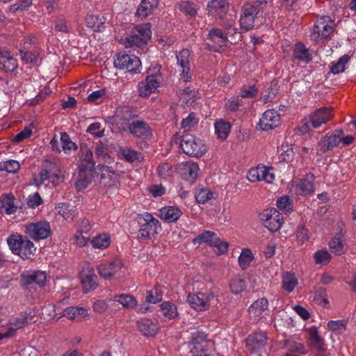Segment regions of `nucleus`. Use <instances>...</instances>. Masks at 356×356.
<instances>
[{"label":"nucleus","instance_id":"nucleus-9","mask_svg":"<svg viewBox=\"0 0 356 356\" xmlns=\"http://www.w3.org/2000/svg\"><path fill=\"white\" fill-rule=\"evenodd\" d=\"M259 13L258 6L247 2L241 8V15L239 20L241 27L245 31H250L254 26L257 15Z\"/></svg>","mask_w":356,"mask_h":356},{"label":"nucleus","instance_id":"nucleus-58","mask_svg":"<svg viewBox=\"0 0 356 356\" xmlns=\"http://www.w3.org/2000/svg\"><path fill=\"white\" fill-rule=\"evenodd\" d=\"M172 166L168 163H161L158 167V175L161 178L165 179L172 175Z\"/></svg>","mask_w":356,"mask_h":356},{"label":"nucleus","instance_id":"nucleus-39","mask_svg":"<svg viewBox=\"0 0 356 356\" xmlns=\"http://www.w3.org/2000/svg\"><path fill=\"white\" fill-rule=\"evenodd\" d=\"M314 179V175L312 173L307 174L306 177L302 179L299 184L298 188L304 195H309L314 192V185L312 181Z\"/></svg>","mask_w":356,"mask_h":356},{"label":"nucleus","instance_id":"nucleus-23","mask_svg":"<svg viewBox=\"0 0 356 356\" xmlns=\"http://www.w3.org/2000/svg\"><path fill=\"white\" fill-rule=\"evenodd\" d=\"M122 264L120 260H114L100 264L98 266L99 274L104 277L108 278L113 276L122 268Z\"/></svg>","mask_w":356,"mask_h":356},{"label":"nucleus","instance_id":"nucleus-14","mask_svg":"<svg viewBox=\"0 0 356 356\" xmlns=\"http://www.w3.org/2000/svg\"><path fill=\"white\" fill-rule=\"evenodd\" d=\"M161 75L152 74L138 83V95L143 97H149L159 86Z\"/></svg>","mask_w":356,"mask_h":356},{"label":"nucleus","instance_id":"nucleus-35","mask_svg":"<svg viewBox=\"0 0 356 356\" xmlns=\"http://www.w3.org/2000/svg\"><path fill=\"white\" fill-rule=\"evenodd\" d=\"M15 197L13 194H3L1 197V207L5 209L7 214H13L17 210V207L14 205Z\"/></svg>","mask_w":356,"mask_h":356},{"label":"nucleus","instance_id":"nucleus-3","mask_svg":"<svg viewBox=\"0 0 356 356\" xmlns=\"http://www.w3.org/2000/svg\"><path fill=\"white\" fill-rule=\"evenodd\" d=\"M179 146L186 154L200 157L207 152V147L202 140L191 134L182 136Z\"/></svg>","mask_w":356,"mask_h":356},{"label":"nucleus","instance_id":"nucleus-51","mask_svg":"<svg viewBox=\"0 0 356 356\" xmlns=\"http://www.w3.org/2000/svg\"><path fill=\"white\" fill-rule=\"evenodd\" d=\"M252 259L253 257L251 251L249 249H245L238 257V263L241 268L245 270L249 266Z\"/></svg>","mask_w":356,"mask_h":356},{"label":"nucleus","instance_id":"nucleus-1","mask_svg":"<svg viewBox=\"0 0 356 356\" xmlns=\"http://www.w3.org/2000/svg\"><path fill=\"white\" fill-rule=\"evenodd\" d=\"M7 241L12 252L22 258H30L36 250L33 243L26 236L24 238L17 234H12Z\"/></svg>","mask_w":356,"mask_h":356},{"label":"nucleus","instance_id":"nucleus-6","mask_svg":"<svg viewBox=\"0 0 356 356\" xmlns=\"http://www.w3.org/2000/svg\"><path fill=\"white\" fill-rule=\"evenodd\" d=\"M24 232L26 238L35 241L47 238L52 234L50 225L47 221L29 223L25 226Z\"/></svg>","mask_w":356,"mask_h":356},{"label":"nucleus","instance_id":"nucleus-49","mask_svg":"<svg viewBox=\"0 0 356 356\" xmlns=\"http://www.w3.org/2000/svg\"><path fill=\"white\" fill-rule=\"evenodd\" d=\"M285 347L291 352L298 353L300 354H305L307 353L305 346L300 342L292 340L285 341Z\"/></svg>","mask_w":356,"mask_h":356},{"label":"nucleus","instance_id":"nucleus-43","mask_svg":"<svg viewBox=\"0 0 356 356\" xmlns=\"http://www.w3.org/2000/svg\"><path fill=\"white\" fill-rule=\"evenodd\" d=\"M283 217L282 214L277 211V215H273L269 222H266V227L271 232L278 231L282 224Z\"/></svg>","mask_w":356,"mask_h":356},{"label":"nucleus","instance_id":"nucleus-57","mask_svg":"<svg viewBox=\"0 0 356 356\" xmlns=\"http://www.w3.org/2000/svg\"><path fill=\"white\" fill-rule=\"evenodd\" d=\"M229 286L231 291L235 294L241 293L245 289V281L241 278L232 279Z\"/></svg>","mask_w":356,"mask_h":356},{"label":"nucleus","instance_id":"nucleus-33","mask_svg":"<svg viewBox=\"0 0 356 356\" xmlns=\"http://www.w3.org/2000/svg\"><path fill=\"white\" fill-rule=\"evenodd\" d=\"M138 327L139 330L147 337L154 336L157 331V326L149 320H143L138 321Z\"/></svg>","mask_w":356,"mask_h":356},{"label":"nucleus","instance_id":"nucleus-20","mask_svg":"<svg viewBox=\"0 0 356 356\" xmlns=\"http://www.w3.org/2000/svg\"><path fill=\"white\" fill-rule=\"evenodd\" d=\"M91 166L90 165L89 168H79L77 180L75 183V186L79 191L86 188L92 182L95 169H91Z\"/></svg>","mask_w":356,"mask_h":356},{"label":"nucleus","instance_id":"nucleus-40","mask_svg":"<svg viewBox=\"0 0 356 356\" xmlns=\"http://www.w3.org/2000/svg\"><path fill=\"white\" fill-rule=\"evenodd\" d=\"M161 310L164 317L168 319L175 318L178 316L177 307L175 304L166 301L163 302L161 305Z\"/></svg>","mask_w":356,"mask_h":356},{"label":"nucleus","instance_id":"nucleus-15","mask_svg":"<svg viewBox=\"0 0 356 356\" xmlns=\"http://www.w3.org/2000/svg\"><path fill=\"white\" fill-rule=\"evenodd\" d=\"M137 117L129 107L124 106L116 109L113 118L116 124L120 126V128L127 131L131 121Z\"/></svg>","mask_w":356,"mask_h":356},{"label":"nucleus","instance_id":"nucleus-63","mask_svg":"<svg viewBox=\"0 0 356 356\" xmlns=\"http://www.w3.org/2000/svg\"><path fill=\"white\" fill-rule=\"evenodd\" d=\"M198 122L196 115L194 113H191L187 118L182 120L181 127L184 129L193 127Z\"/></svg>","mask_w":356,"mask_h":356},{"label":"nucleus","instance_id":"nucleus-41","mask_svg":"<svg viewBox=\"0 0 356 356\" xmlns=\"http://www.w3.org/2000/svg\"><path fill=\"white\" fill-rule=\"evenodd\" d=\"M29 323L28 317L25 315H22L20 317L15 318L10 321V327L8 332L12 333V337L15 335V331L24 327Z\"/></svg>","mask_w":356,"mask_h":356},{"label":"nucleus","instance_id":"nucleus-7","mask_svg":"<svg viewBox=\"0 0 356 356\" xmlns=\"http://www.w3.org/2000/svg\"><path fill=\"white\" fill-rule=\"evenodd\" d=\"M115 67L124 70L134 73H139L141 62L139 58L134 55H129L124 52H120L117 55L114 60Z\"/></svg>","mask_w":356,"mask_h":356},{"label":"nucleus","instance_id":"nucleus-52","mask_svg":"<svg viewBox=\"0 0 356 356\" xmlns=\"http://www.w3.org/2000/svg\"><path fill=\"white\" fill-rule=\"evenodd\" d=\"M91 243L93 246V248H106L109 246L111 243L110 238L104 234V235H99L98 236L95 237L92 241Z\"/></svg>","mask_w":356,"mask_h":356},{"label":"nucleus","instance_id":"nucleus-4","mask_svg":"<svg viewBox=\"0 0 356 356\" xmlns=\"http://www.w3.org/2000/svg\"><path fill=\"white\" fill-rule=\"evenodd\" d=\"M333 117L334 111L332 107H322L316 109L304 120V126L308 130L310 128L317 129L322 124L328 122Z\"/></svg>","mask_w":356,"mask_h":356},{"label":"nucleus","instance_id":"nucleus-62","mask_svg":"<svg viewBox=\"0 0 356 356\" xmlns=\"http://www.w3.org/2000/svg\"><path fill=\"white\" fill-rule=\"evenodd\" d=\"M213 194L207 189H201L195 195L196 200L198 203L204 204L209 200Z\"/></svg>","mask_w":356,"mask_h":356},{"label":"nucleus","instance_id":"nucleus-37","mask_svg":"<svg viewBox=\"0 0 356 356\" xmlns=\"http://www.w3.org/2000/svg\"><path fill=\"white\" fill-rule=\"evenodd\" d=\"M293 56L295 58L306 63H308L312 60V57L308 49H306L305 45L301 42L296 44L293 51Z\"/></svg>","mask_w":356,"mask_h":356},{"label":"nucleus","instance_id":"nucleus-13","mask_svg":"<svg viewBox=\"0 0 356 356\" xmlns=\"http://www.w3.org/2000/svg\"><path fill=\"white\" fill-rule=\"evenodd\" d=\"M341 133L342 129H336L330 135L323 136L318 142L317 150L322 153H326L338 147L340 144Z\"/></svg>","mask_w":356,"mask_h":356},{"label":"nucleus","instance_id":"nucleus-61","mask_svg":"<svg viewBox=\"0 0 356 356\" xmlns=\"http://www.w3.org/2000/svg\"><path fill=\"white\" fill-rule=\"evenodd\" d=\"M143 219L145 221L144 225H148L150 227H154V232L157 233V228L161 227L159 221L154 218L152 214L149 213H145L143 215Z\"/></svg>","mask_w":356,"mask_h":356},{"label":"nucleus","instance_id":"nucleus-50","mask_svg":"<svg viewBox=\"0 0 356 356\" xmlns=\"http://www.w3.org/2000/svg\"><path fill=\"white\" fill-rule=\"evenodd\" d=\"M276 205L278 209L285 213H290L293 210L291 200L287 195L280 197L277 200Z\"/></svg>","mask_w":356,"mask_h":356},{"label":"nucleus","instance_id":"nucleus-47","mask_svg":"<svg viewBox=\"0 0 356 356\" xmlns=\"http://www.w3.org/2000/svg\"><path fill=\"white\" fill-rule=\"evenodd\" d=\"M350 56L348 54H345L339 58L337 63L333 64L330 68V72L334 74L342 72L345 70L346 65L349 62Z\"/></svg>","mask_w":356,"mask_h":356},{"label":"nucleus","instance_id":"nucleus-24","mask_svg":"<svg viewBox=\"0 0 356 356\" xmlns=\"http://www.w3.org/2000/svg\"><path fill=\"white\" fill-rule=\"evenodd\" d=\"M159 0H143L138 6L136 16L143 19L152 14L157 8Z\"/></svg>","mask_w":356,"mask_h":356},{"label":"nucleus","instance_id":"nucleus-44","mask_svg":"<svg viewBox=\"0 0 356 356\" xmlns=\"http://www.w3.org/2000/svg\"><path fill=\"white\" fill-rule=\"evenodd\" d=\"M113 300L120 302L124 307L133 308L137 304L135 298L128 294H120L113 297Z\"/></svg>","mask_w":356,"mask_h":356},{"label":"nucleus","instance_id":"nucleus-5","mask_svg":"<svg viewBox=\"0 0 356 356\" xmlns=\"http://www.w3.org/2000/svg\"><path fill=\"white\" fill-rule=\"evenodd\" d=\"M150 24L149 23L144 25L137 26L134 33L126 38V47H136L143 49L151 38Z\"/></svg>","mask_w":356,"mask_h":356},{"label":"nucleus","instance_id":"nucleus-28","mask_svg":"<svg viewBox=\"0 0 356 356\" xmlns=\"http://www.w3.org/2000/svg\"><path fill=\"white\" fill-rule=\"evenodd\" d=\"M182 212L175 207H164L160 210V218L168 222H176L181 216Z\"/></svg>","mask_w":356,"mask_h":356},{"label":"nucleus","instance_id":"nucleus-45","mask_svg":"<svg viewBox=\"0 0 356 356\" xmlns=\"http://www.w3.org/2000/svg\"><path fill=\"white\" fill-rule=\"evenodd\" d=\"M297 284V279L293 273L286 272L283 276L282 288L288 292H291Z\"/></svg>","mask_w":356,"mask_h":356},{"label":"nucleus","instance_id":"nucleus-38","mask_svg":"<svg viewBox=\"0 0 356 356\" xmlns=\"http://www.w3.org/2000/svg\"><path fill=\"white\" fill-rule=\"evenodd\" d=\"M231 129V124L223 120L215 123V131L218 138L225 140L227 138Z\"/></svg>","mask_w":356,"mask_h":356},{"label":"nucleus","instance_id":"nucleus-10","mask_svg":"<svg viewBox=\"0 0 356 356\" xmlns=\"http://www.w3.org/2000/svg\"><path fill=\"white\" fill-rule=\"evenodd\" d=\"M334 22L328 16H322L314 26L312 37L314 40L327 38L334 31Z\"/></svg>","mask_w":356,"mask_h":356},{"label":"nucleus","instance_id":"nucleus-46","mask_svg":"<svg viewBox=\"0 0 356 356\" xmlns=\"http://www.w3.org/2000/svg\"><path fill=\"white\" fill-rule=\"evenodd\" d=\"M216 234L211 231H205L202 234H200L197 237L193 240L194 244L202 243H207L209 245H213L214 239L216 238Z\"/></svg>","mask_w":356,"mask_h":356},{"label":"nucleus","instance_id":"nucleus-64","mask_svg":"<svg viewBox=\"0 0 356 356\" xmlns=\"http://www.w3.org/2000/svg\"><path fill=\"white\" fill-rule=\"evenodd\" d=\"M84 312H86V310L83 308L80 309L78 307H70L63 310V316L67 317L69 319H74L77 313L83 314Z\"/></svg>","mask_w":356,"mask_h":356},{"label":"nucleus","instance_id":"nucleus-31","mask_svg":"<svg viewBox=\"0 0 356 356\" xmlns=\"http://www.w3.org/2000/svg\"><path fill=\"white\" fill-rule=\"evenodd\" d=\"M207 39L216 43L218 47L225 46L227 42V34L224 33L221 29L216 28L209 31Z\"/></svg>","mask_w":356,"mask_h":356},{"label":"nucleus","instance_id":"nucleus-11","mask_svg":"<svg viewBox=\"0 0 356 356\" xmlns=\"http://www.w3.org/2000/svg\"><path fill=\"white\" fill-rule=\"evenodd\" d=\"M268 337L264 332H256L250 334L245 339L246 347L251 353L261 352L267 345Z\"/></svg>","mask_w":356,"mask_h":356},{"label":"nucleus","instance_id":"nucleus-59","mask_svg":"<svg viewBox=\"0 0 356 356\" xmlns=\"http://www.w3.org/2000/svg\"><path fill=\"white\" fill-rule=\"evenodd\" d=\"M258 93V89L254 85L243 86L241 90V97L243 98H252Z\"/></svg>","mask_w":356,"mask_h":356},{"label":"nucleus","instance_id":"nucleus-19","mask_svg":"<svg viewBox=\"0 0 356 356\" xmlns=\"http://www.w3.org/2000/svg\"><path fill=\"white\" fill-rule=\"evenodd\" d=\"M199 166L195 163L186 162L181 163L179 168V173L183 179L193 184L198 176Z\"/></svg>","mask_w":356,"mask_h":356},{"label":"nucleus","instance_id":"nucleus-26","mask_svg":"<svg viewBox=\"0 0 356 356\" xmlns=\"http://www.w3.org/2000/svg\"><path fill=\"white\" fill-rule=\"evenodd\" d=\"M81 161L79 168L95 169V161H93V154L92 150L86 145H81L80 147Z\"/></svg>","mask_w":356,"mask_h":356},{"label":"nucleus","instance_id":"nucleus-29","mask_svg":"<svg viewBox=\"0 0 356 356\" xmlns=\"http://www.w3.org/2000/svg\"><path fill=\"white\" fill-rule=\"evenodd\" d=\"M119 156L131 163H139L143 159L142 154L129 148H122L118 152Z\"/></svg>","mask_w":356,"mask_h":356},{"label":"nucleus","instance_id":"nucleus-27","mask_svg":"<svg viewBox=\"0 0 356 356\" xmlns=\"http://www.w3.org/2000/svg\"><path fill=\"white\" fill-rule=\"evenodd\" d=\"M309 345L316 349L321 353L325 352V343L323 339L318 335L316 328H311L309 331Z\"/></svg>","mask_w":356,"mask_h":356},{"label":"nucleus","instance_id":"nucleus-34","mask_svg":"<svg viewBox=\"0 0 356 356\" xmlns=\"http://www.w3.org/2000/svg\"><path fill=\"white\" fill-rule=\"evenodd\" d=\"M47 277L44 272H35L33 274L23 276V281L26 285L37 284L43 286L46 282Z\"/></svg>","mask_w":356,"mask_h":356},{"label":"nucleus","instance_id":"nucleus-21","mask_svg":"<svg viewBox=\"0 0 356 356\" xmlns=\"http://www.w3.org/2000/svg\"><path fill=\"white\" fill-rule=\"evenodd\" d=\"M34 40L35 38L33 37L26 39L23 44V49L19 50L22 60L26 63H33L37 61L39 52L38 51H29Z\"/></svg>","mask_w":356,"mask_h":356},{"label":"nucleus","instance_id":"nucleus-42","mask_svg":"<svg viewBox=\"0 0 356 356\" xmlns=\"http://www.w3.org/2000/svg\"><path fill=\"white\" fill-rule=\"evenodd\" d=\"M268 302L266 298H260L254 302L249 309L250 313H253L257 316L261 315L267 309Z\"/></svg>","mask_w":356,"mask_h":356},{"label":"nucleus","instance_id":"nucleus-30","mask_svg":"<svg viewBox=\"0 0 356 356\" xmlns=\"http://www.w3.org/2000/svg\"><path fill=\"white\" fill-rule=\"evenodd\" d=\"M85 20L86 26L94 31L101 32L105 28L106 19L104 17H100L97 15H87Z\"/></svg>","mask_w":356,"mask_h":356},{"label":"nucleus","instance_id":"nucleus-25","mask_svg":"<svg viewBox=\"0 0 356 356\" xmlns=\"http://www.w3.org/2000/svg\"><path fill=\"white\" fill-rule=\"evenodd\" d=\"M17 67V63L8 51L0 49V69L6 72H12Z\"/></svg>","mask_w":356,"mask_h":356},{"label":"nucleus","instance_id":"nucleus-53","mask_svg":"<svg viewBox=\"0 0 356 356\" xmlns=\"http://www.w3.org/2000/svg\"><path fill=\"white\" fill-rule=\"evenodd\" d=\"M163 299V292L158 288H154L147 292L146 300L149 303L156 304Z\"/></svg>","mask_w":356,"mask_h":356},{"label":"nucleus","instance_id":"nucleus-55","mask_svg":"<svg viewBox=\"0 0 356 356\" xmlns=\"http://www.w3.org/2000/svg\"><path fill=\"white\" fill-rule=\"evenodd\" d=\"M314 299L319 305H323L324 307L329 305L327 291L325 288L319 287L315 291Z\"/></svg>","mask_w":356,"mask_h":356},{"label":"nucleus","instance_id":"nucleus-17","mask_svg":"<svg viewBox=\"0 0 356 356\" xmlns=\"http://www.w3.org/2000/svg\"><path fill=\"white\" fill-rule=\"evenodd\" d=\"M272 168L259 165L248 172L247 178L251 182L264 180L267 183H272L275 179V175L270 172Z\"/></svg>","mask_w":356,"mask_h":356},{"label":"nucleus","instance_id":"nucleus-48","mask_svg":"<svg viewBox=\"0 0 356 356\" xmlns=\"http://www.w3.org/2000/svg\"><path fill=\"white\" fill-rule=\"evenodd\" d=\"M179 9L186 15L195 17L197 14L195 6L190 1H181L179 4Z\"/></svg>","mask_w":356,"mask_h":356},{"label":"nucleus","instance_id":"nucleus-12","mask_svg":"<svg viewBox=\"0 0 356 356\" xmlns=\"http://www.w3.org/2000/svg\"><path fill=\"white\" fill-rule=\"evenodd\" d=\"M127 131L134 136L142 139H147L152 136V131L149 125L144 120L138 119V117L131 121Z\"/></svg>","mask_w":356,"mask_h":356},{"label":"nucleus","instance_id":"nucleus-16","mask_svg":"<svg viewBox=\"0 0 356 356\" xmlns=\"http://www.w3.org/2000/svg\"><path fill=\"white\" fill-rule=\"evenodd\" d=\"M177 65L181 67L180 76L186 82L191 81V64L189 60L190 51L184 49L177 55Z\"/></svg>","mask_w":356,"mask_h":356},{"label":"nucleus","instance_id":"nucleus-56","mask_svg":"<svg viewBox=\"0 0 356 356\" xmlns=\"http://www.w3.org/2000/svg\"><path fill=\"white\" fill-rule=\"evenodd\" d=\"M329 247L332 252L336 254H341L344 251V245L340 238L335 236L329 243Z\"/></svg>","mask_w":356,"mask_h":356},{"label":"nucleus","instance_id":"nucleus-32","mask_svg":"<svg viewBox=\"0 0 356 356\" xmlns=\"http://www.w3.org/2000/svg\"><path fill=\"white\" fill-rule=\"evenodd\" d=\"M206 336L203 334L193 337V341L191 343V352L193 353V356H209L202 346V342L205 341Z\"/></svg>","mask_w":356,"mask_h":356},{"label":"nucleus","instance_id":"nucleus-54","mask_svg":"<svg viewBox=\"0 0 356 356\" xmlns=\"http://www.w3.org/2000/svg\"><path fill=\"white\" fill-rule=\"evenodd\" d=\"M60 140L62 143L63 150L65 152L70 151L72 149H76V145L72 141L70 136L66 132H62L60 134Z\"/></svg>","mask_w":356,"mask_h":356},{"label":"nucleus","instance_id":"nucleus-2","mask_svg":"<svg viewBox=\"0 0 356 356\" xmlns=\"http://www.w3.org/2000/svg\"><path fill=\"white\" fill-rule=\"evenodd\" d=\"M218 293V290L216 288L211 289L207 293H189L187 296V301L196 311H206L209 309L211 302L217 297Z\"/></svg>","mask_w":356,"mask_h":356},{"label":"nucleus","instance_id":"nucleus-22","mask_svg":"<svg viewBox=\"0 0 356 356\" xmlns=\"http://www.w3.org/2000/svg\"><path fill=\"white\" fill-rule=\"evenodd\" d=\"M229 8V3L227 0H211L208 6L207 10L211 15H218L222 19L227 14Z\"/></svg>","mask_w":356,"mask_h":356},{"label":"nucleus","instance_id":"nucleus-36","mask_svg":"<svg viewBox=\"0 0 356 356\" xmlns=\"http://www.w3.org/2000/svg\"><path fill=\"white\" fill-rule=\"evenodd\" d=\"M83 291L88 293L96 289L97 286V277L95 274H89L83 277L81 279Z\"/></svg>","mask_w":356,"mask_h":356},{"label":"nucleus","instance_id":"nucleus-18","mask_svg":"<svg viewBox=\"0 0 356 356\" xmlns=\"http://www.w3.org/2000/svg\"><path fill=\"white\" fill-rule=\"evenodd\" d=\"M280 122V115L275 110L265 111L259 121L261 129L268 131L278 127Z\"/></svg>","mask_w":356,"mask_h":356},{"label":"nucleus","instance_id":"nucleus-60","mask_svg":"<svg viewBox=\"0 0 356 356\" xmlns=\"http://www.w3.org/2000/svg\"><path fill=\"white\" fill-rule=\"evenodd\" d=\"M314 257L316 264H327L331 255L327 251L319 250L314 254Z\"/></svg>","mask_w":356,"mask_h":356},{"label":"nucleus","instance_id":"nucleus-8","mask_svg":"<svg viewBox=\"0 0 356 356\" xmlns=\"http://www.w3.org/2000/svg\"><path fill=\"white\" fill-rule=\"evenodd\" d=\"M60 172V168L56 162L45 160L41 165L38 177L33 179L34 184L39 186L53 177L58 179Z\"/></svg>","mask_w":356,"mask_h":356}]
</instances>
